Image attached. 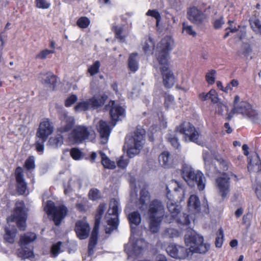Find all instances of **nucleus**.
I'll use <instances>...</instances> for the list:
<instances>
[{
	"instance_id": "0e129e2a",
	"label": "nucleus",
	"mask_w": 261,
	"mask_h": 261,
	"mask_svg": "<svg viewBox=\"0 0 261 261\" xmlns=\"http://www.w3.org/2000/svg\"><path fill=\"white\" fill-rule=\"evenodd\" d=\"M218 108L220 109V110H218L219 111V113L220 114H222V113L224 111H228V107L225 105V104L224 103H220L219 102L218 104Z\"/></svg>"
},
{
	"instance_id": "6ab92c4d",
	"label": "nucleus",
	"mask_w": 261,
	"mask_h": 261,
	"mask_svg": "<svg viewBox=\"0 0 261 261\" xmlns=\"http://www.w3.org/2000/svg\"><path fill=\"white\" fill-rule=\"evenodd\" d=\"M90 230L89 225L85 220H80L76 222L75 231L80 239H86L89 236Z\"/></svg>"
},
{
	"instance_id": "4be33fe9",
	"label": "nucleus",
	"mask_w": 261,
	"mask_h": 261,
	"mask_svg": "<svg viewBox=\"0 0 261 261\" xmlns=\"http://www.w3.org/2000/svg\"><path fill=\"white\" fill-rule=\"evenodd\" d=\"M97 130L100 134L101 143L103 144H106L108 141L111 132L109 126L106 122L100 120L99 121L97 126Z\"/></svg>"
},
{
	"instance_id": "f8f14e48",
	"label": "nucleus",
	"mask_w": 261,
	"mask_h": 261,
	"mask_svg": "<svg viewBox=\"0 0 261 261\" xmlns=\"http://www.w3.org/2000/svg\"><path fill=\"white\" fill-rule=\"evenodd\" d=\"M176 131L184 135L183 139L185 141L197 142L199 133L190 122H184L176 127Z\"/></svg>"
},
{
	"instance_id": "774afa93",
	"label": "nucleus",
	"mask_w": 261,
	"mask_h": 261,
	"mask_svg": "<svg viewBox=\"0 0 261 261\" xmlns=\"http://www.w3.org/2000/svg\"><path fill=\"white\" fill-rule=\"evenodd\" d=\"M156 261H167V260L164 255L160 254L157 256Z\"/></svg>"
},
{
	"instance_id": "b1692460",
	"label": "nucleus",
	"mask_w": 261,
	"mask_h": 261,
	"mask_svg": "<svg viewBox=\"0 0 261 261\" xmlns=\"http://www.w3.org/2000/svg\"><path fill=\"white\" fill-rule=\"evenodd\" d=\"M188 207L190 211L195 213H199L201 209V203L199 197L195 194L191 195L188 202Z\"/></svg>"
},
{
	"instance_id": "864d4df0",
	"label": "nucleus",
	"mask_w": 261,
	"mask_h": 261,
	"mask_svg": "<svg viewBox=\"0 0 261 261\" xmlns=\"http://www.w3.org/2000/svg\"><path fill=\"white\" fill-rule=\"evenodd\" d=\"M113 30L115 32L116 37L121 41H123L124 39V37L121 35L122 32V28L121 27L114 26Z\"/></svg>"
},
{
	"instance_id": "338daca9",
	"label": "nucleus",
	"mask_w": 261,
	"mask_h": 261,
	"mask_svg": "<svg viewBox=\"0 0 261 261\" xmlns=\"http://www.w3.org/2000/svg\"><path fill=\"white\" fill-rule=\"evenodd\" d=\"M229 84L232 88L237 87L239 85V82L238 80L233 79L229 83Z\"/></svg>"
},
{
	"instance_id": "13d9d810",
	"label": "nucleus",
	"mask_w": 261,
	"mask_h": 261,
	"mask_svg": "<svg viewBox=\"0 0 261 261\" xmlns=\"http://www.w3.org/2000/svg\"><path fill=\"white\" fill-rule=\"evenodd\" d=\"M37 141L35 143L36 149L38 152L43 153L44 149V143L45 141L40 140L39 139H37Z\"/></svg>"
},
{
	"instance_id": "4468645a",
	"label": "nucleus",
	"mask_w": 261,
	"mask_h": 261,
	"mask_svg": "<svg viewBox=\"0 0 261 261\" xmlns=\"http://www.w3.org/2000/svg\"><path fill=\"white\" fill-rule=\"evenodd\" d=\"M167 207L170 213V216H166V221L168 223H171L172 221L175 220L178 223H181L184 225H188L190 221L188 219V216L182 220L179 217L180 215V207L176 204L168 202Z\"/></svg>"
},
{
	"instance_id": "423d86ee",
	"label": "nucleus",
	"mask_w": 261,
	"mask_h": 261,
	"mask_svg": "<svg viewBox=\"0 0 261 261\" xmlns=\"http://www.w3.org/2000/svg\"><path fill=\"white\" fill-rule=\"evenodd\" d=\"M235 113L242 114L253 122H257L260 118L258 112L253 109L251 105L246 101H242L238 105L233 106V108L228 114L227 119L230 120Z\"/></svg>"
},
{
	"instance_id": "c85d7f7f",
	"label": "nucleus",
	"mask_w": 261,
	"mask_h": 261,
	"mask_svg": "<svg viewBox=\"0 0 261 261\" xmlns=\"http://www.w3.org/2000/svg\"><path fill=\"white\" fill-rule=\"evenodd\" d=\"M37 239V235L33 232H27L21 236L19 241L20 247H24L33 242Z\"/></svg>"
},
{
	"instance_id": "c756f323",
	"label": "nucleus",
	"mask_w": 261,
	"mask_h": 261,
	"mask_svg": "<svg viewBox=\"0 0 261 261\" xmlns=\"http://www.w3.org/2000/svg\"><path fill=\"white\" fill-rule=\"evenodd\" d=\"M139 57L137 53L131 54L128 60V66L129 70L133 72H135L139 69Z\"/></svg>"
},
{
	"instance_id": "f3484780",
	"label": "nucleus",
	"mask_w": 261,
	"mask_h": 261,
	"mask_svg": "<svg viewBox=\"0 0 261 261\" xmlns=\"http://www.w3.org/2000/svg\"><path fill=\"white\" fill-rule=\"evenodd\" d=\"M60 119L61 121V124L58 128V132L61 133L69 131L75 123L74 117L69 115L68 112L66 111H63L61 112Z\"/></svg>"
},
{
	"instance_id": "58836bf2",
	"label": "nucleus",
	"mask_w": 261,
	"mask_h": 261,
	"mask_svg": "<svg viewBox=\"0 0 261 261\" xmlns=\"http://www.w3.org/2000/svg\"><path fill=\"white\" fill-rule=\"evenodd\" d=\"M178 231L172 228H168L164 230L163 236L165 238H173L178 236Z\"/></svg>"
},
{
	"instance_id": "a19ab883",
	"label": "nucleus",
	"mask_w": 261,
	"mask_h": 261,
	"mask_svg": "<svg viewBox=\"0 0 261 261\" xmlns=\"http://www.w3.org/2000/svg\"><path fill=\"white\" fill-rule=\"evenodd\" d=\"M62 244V242L59 241L52 245L51 247L50 253L53 257L57 256L59 254L62 252L61 250V246Z\"/></svg>"
},
{
	"instance_id": "a18cd8bd",
	"label": "nucleus",
	"mask_w": 261,
	"mask_h": 261,
	"mask_svg": "<svg viewBox=\"0 0 261 261\" xmlns=\"http://www.w3.org/2000/svg\"><path fill=\"white\" fill-rule=\"evenodd\" d=\"M216 71L215 70H211L210 71L207 72L205 75V79L207 82L210 84L213 85L215 81V74Z\"/></svg>"
},
{
	"instance_id": "c9c22d12",
	"label": "nucleus",
	"mask_w": 261,
	"mask_h": 261,
	"mask_svg": "<svg viewBox=\"0 0 261 261\" xmlns=\"http://www.w3.org/2000/svg\"><path fill=\"white\" fill-rule=\"evenodd\" d=\"M33 255L32 249L27 247V246L24 247H21V248L18 250V256L22 258H29Z\"/></svg>"
},
{
	"instance_id": "20e7f679",
	"label": "nucleus",
	"mask_w": 261,
	"mask_h": 261,
	"mask_svg": "<svg viewBox=\"0 0 261 261\" xmlns=\"http://www.w3.org/2000/svg\"><path fill=\"white\" fill-rule=\"evenodd\" d=\"M165 216V206L163 202L158 199L151 201L148 206V216L149 228L153 233L157 232Z\"/></svg>"
},
{
	"instance_id": "0eeeda50",
	"label": "nucleus",
	"mask_w": 261,
	"mask_h": 261,
	"mask_svg": "<svg viewBox=\"0 0 261 261\" xmlns=\"http://www.w3.org/2000/svg\"><path fill=\"white\" fill-rule=\"evenodd\" d=\"M94 131L91 127L77 125L69 134L68 139L72 144H80L90 138H94Z\"/></svg>"
},
{
	"instance_id": "1a4fd4ad",
	"label": "nucleus",
	"mask_w": 261,
	"mask_h": 261,
	"mask_svg": "<svg viewBox=\"0 0 261 261\" xmlns=\"http://www.w3.org/2000/svg\"><path fill=\"white\" fill-rule=\"evenodd\" d=\"M106 208L105 203H100L97 208V213L95 217V225L92 230L88 245L89 255H92L94 253V248L97 243L99 226L100 223L101 217Z\"/></svg>"
},
{
	"instance_id": "79ce46f5",
	"label": "nucleus",
	"mask_w": 261,
	"mask_h": 261,
	"mask_svg": "<svg viewBox=\"0 0 261 261\" xmlns=\"http://www.w3.org/2000/svg\"><path fill=\"white\" fill-rule=\"evenodd\" d=\"M90 21L86 17H81L77 21V25L82 29L87 28L90 24Z\"/></svg>"
},
{
	"instance_id": "72a5a7b5",
	"label": "nucleus",
	"mask_w": 261,
	"mask_h": 261,
	"mask_svg": "<svg viewBox=\"0 0 261 261\" xmlns=\"http://www.w3.org/2000/svg\"><path fill=\"white\" fill-rule=\"evenodd\" d=\"M161 165L165 167H168L171 164L170 155L169 152L164 151L159 158Z\"/></svg>"
},
{
	"instance_id": "a878e982",
	"label": "nucleus",
	"mask_w": 261,
	"mask_h": 261,
	"mask_svg": "<svg viewBox=\"0 0 261 261\" xmlns=\"http://www.w3.org/2000/svg\"><path fill=\"white\" fill-rule=\"evenodd\" d=\"M127 218L130 225L132 233L134 234L136 230V227L141 222V215L139 212H134L129 214Z\"/></svg>"
},
{
	"instance_id": "4d7b16f0",
	"label": "nucleus",
	"mask_w": 261,
	"mask_h": 261,
	"mask_svg": "<svg viewBox=\"0 0 261 261\" xmlns=\"http://www.w3.org/2000/svg\"><path fill=\"white\" fill-rule=\"evenodd\" d=\"M174 97L169 95H167L165 96V106L166 108L168 109L170 108L174 103Z\"/></svg>"
},
{
	"instance_id": "a211bd4d",
	"label": "nucleus",
	"mask_w": 261,
	"mask_h": 261,
	"mask_svg": "<svg viewBox=\"0 0 261 261\" xmlns=\"http://www.w3.org/2000/svg\"><path fill=\"white\" fill-rule=\"evenodd\" d=\"M229 179L230 177L223 175V176L217 178L216 182L217 187L218 189L220 195L223 199H224L229 192Z\"/></svg>"
},
{
	"instance_id": "de8ad7c7",
	"label": "nucleus",
	"mask_w": 261,
	"mask_h": 261,
	"mask_svg": "<svg viewBox=\"0 0 261 261\" xmlns=\"http://www.w3.org/2000/svg\"><path fill=\"white\" fill-rule=\"evenodd\" d=\"M35 2L38 8L46 9L50 6V3L47 0H35Z\"/></svg>"
},
{
	"instance_id": "9b49d317",
	"label": "nucleus",
	"mask_w": 261,
	"mask_h": 261,
	"mask_svg": "<svg viewBox=\"0 0 261 261\" xmlns=\"http://www.w3.org/2000/svg\"><path fill=\"white\" fill-rule=\"evenodd\" d=\"M44 210L48 215L53 216V220L57 226L61 224L68 212L67 207L64 205L55 206L54 202L50 200L47 201Z\"/></svg>"
},
{
	"instance_id": "c03bdc74",
	"label": "nucleus",
	"mask_w": 261,
	"mask_h": 261,
	"mask_svg": "<svg viewBox=\"0 0 261 261\" xmlns=\"http://www.w3.org/2000/svg\"><path fill=\"white\" fill-rule=\"evenodd\" d=\"M224 234L222 228H220L217 234V236L216 238L215 245L218 248H220L223 242Z\"/></svg>"
},
{
	"instance_id": "f257e3e1",
	"label": "nucleus",
	"mask_w": 261,
	"mask_h": 261,
	"mask_svg": "<svg viewBox=\"0 0 261 261\" xmlns=\"http://www.w3.org/2000/svg\"><path fill=\"white\" fill-rule=\"evenodd\" d=\"M186 246L170 244L167 247V253L171 257L176 259L191 258L194 253L204 254L210 249V245L204 242L203 237L193 230L187 232L185 237Z\"/></svg>"
},
{
	"instance_id": "aec40b11",
	"label": "nucleus",
	"mask_w": 261,
	"mask_h": 261,
	"mask_svg": "<svg viewBox=\"0 0 261 261\" xmlns=\"http://www.w3.org/2000/svg\"><path fill=\"white\" fill-rule=\"evenodd\" d=\"M109 105L111 106L110 114L112 120L114 121V126L116 121L124 117L125 110L122 107L116 105L114 101H111Z\"/></svg>"
},
{
	"instance_id": "ea45409f",
	"label": "nucleus",
	"mask_w": 261,
	"mask_h": 261,
	"mask_svg": "<svg viewBox=\"0 0 261 261\" xmlns=\"http://www.w3.org/2000/svg\"><path fill=\"white\" fill-rule=\"evenodd\" d=\"M100 66V62L99 61H95L88 69V71L90 74V75L93 76L97 74L99 71Z\"/></svg>"
},
{
	"instance_id": "6e6552de",
	"label": "nucleus",
	"mask_w": 261,
	"mask_h": 261,
	"mask_svg": "<svg viewBox=\"0 0 261 261\" xmlns=\"http://www.w3.org/2000/svg\"><path fill=\"white\" fill-rule=\"evenodd\" d=\"M119 202L112 199L110 202L109 209L106 214L105 219L107 223L106 226V232L110 233L116 229L118 222Z\"/></svg>"
},
{
	"instance_id": "3c124183",
	"label": "nucleus",
	"mask_w": 261,
	"mask_h": 261,
	"mask_svg": "<svg viewBox=\"0 0 261 261\" xmlns=\"http://www.w3.org/2000/svg\"><path fill=\"white\" fill-rule=\"evenodd\" d=\"M89 197L93 200H96L100 197V193L96 189H91L89 193Z\"/></svg>"
},
{
	"instance_id": "4c0bfd02",
	"label": "nucleus",
	"mask_w": 261,
	"mask_h": 261,
	"mask_svg": "<svg viewBox=\"0 0 261 261\" xmlns=\"http://www.w3.org/2000/svg\"><path fill=\"white\" fill-rule=\"evenodd\" d=\"M251 28L256 34H261V21L257 18L250 19Z\"/></svg>"
},
{
	"instance_id": "37998d69",
	"label": "nucleus",
	"mask_w": 261,
	"mask_h": 261,
	"mask_svg": "<svg viewBox=\"0 0 261 261\" xmlns=\"http://www.w3.org/2000/svg\"><path fill=\"white\" fill-rule=\"evenodd\" d=\"M182 31L187 34L195 37L197 35L196 32L193 30L192 26L187 24L186 23H182Z\"/></svg>"
},
{
	"instance_id": "f03ea898",
	"label": "nucleus",
	"mask_w": 261,
	"mask_h": 261,
	"mask_svg": "<svg viewBox=\"0 0 261 261\" xmlns=\"http://www.w3.org/2000/svg\"><path fill=\"white\" fill-rule=\"evenodd\" d=\"M173 40L169 36H167L162 39L158 44L157 59L159 63L162 65L161 67L163 83L167 88H171L174 83V77L173 73L169 70L167 65L168 52L172 49Z\"/></svg>"
},
{
	"instance_id": "7c9ffc66",
	"label": "nucleus",
	"mask_w": 261,
	"mask_h": 261,
	"mask_svg": "<svg viewBox=\"0 0 261 261\" xmlns=\"http://www.w3.org/2000/svg\"><path fill=\"white\" fill-rule=\"evenodd\" d=\"M146 246V243L144 240L142 239H137L135 243L132 244V251H133L136 255H139L143 250L144 248Z\"/></svg>"
},
{
	"instance_id": "052dcab7",
	"label": "nucleus",
	"mask_w": 261,
	"mask_h": 261,
	"mask_svg": "<svg viewBox=\"0 0 261 261\" xmlns=\"http://www.w3.org/2000/svg\"><path fill=\"white\" fill-rule=\"evenodd\" d=\"M217 161L219 163L220 167L223 169V170L227 171L228 170L230 165L228 162L222 159L217 160Z\"/></svg>"
},
{
	"instance_id": "49530a36",
	"label": "nucleus",
	"mask_w": 261,
	"mask_h": 261,
	"mask_svg": "<svg viewBox=\"0 0 261 261\" xmlns=\"http://www.w3.org/2000/svg\"><path fill=\"white\" fill-rule=\"evenodd\" d=\"M154 44L152 40L149 38L145 41L144 44L143 45V48L145 52L147 53L149 51H151L153 48Z\"/></svg>"
},
{
	"instance_id": "680f3d73",
	"label": "nucleus",
	"mask_w": 261,
	"mask_h": 261,
	"mask_svg": "<svg viewBox=\"0 0 261 261\" xmlns=\"http://www.w3.org/2000/svg\"><path fill=\"white\" fill-rule=\"evenodd\" d=\"M146 15L154 17L155 19L161 18L160 13L156 9L149 10Z\"/></svg>"
},
{
	"instance_id": "2eb2a0df",
	"label": "nucleus",
	"mask_w": 261,
	"mask_h": 261,
	"mask_svg": "<svg viewBox=\"0 0 261 261\" xmlns=\"http://www.w3.org/2000/svg\"><path fill=\"white\" fill-rule=\"evenodd\" d=\"M54 132V126L51 123L46 119L42 121L36 132L37 139L46 141L49 136Z\"/></svg>"
},
{
	"instance_id": "8fccbe9b",
	"label": "nucleus",
	"mask_w": 261,
	"mask_h": 261,
	"mask_svg": "<svg viewBox=\"0 0 261 261\" xmlns=\"http://www.w3.org/2000/svg\"><path fill=\"white\" fill-rule=\"evenodd\" d=\"M128 160L124 156H121L117 161V166L121 168H125L128 165Z\"/></svg>"
},
{
	"instance_id": "2f4dec72",
	"label": "nucleus",
	"mask_w": 261,
	"mask_h": 261,
	"mask_svg": "<svg viewBox=\"0 0 261 261\" xmlns=\"http://www.w3.org/2000/svg\"><path fill=\"white\" fill-rule=\"evenodd\" d=\"M63 144V136L58 134L49 138L47 144L53 148H58Z\"/></svg>"
},
{
	"instance_id": "bb28decb",
	"label": "nucleus",
	"mask_w": 261,
	"mask_h": 261,
	"mask_svg": "<svg viewBox=\"0 0 261 261\" xmlns=\"http://www.w3.org/2000/svg\"><path fill=\"white\" fill-rule=\"evenodd\" d=\"M248 169L250 172H258L261 170V162L258 155L255 153L252 159H250Z\"/></svg>"
},
{
	"instance_id": "ddd939ff",
	"label": "nucleus",
	"mask_w": 261,
	"mask_h": 261,
	"mask_svg": "<svg viewBox=\"0 0 261 261\" xmlns=\"http://www.w3.org/2000/svg\"><path fill=\"white\" fill-rule=\"evenodd\" d=\"M104 101L102 98L93 96L90 98L80 101L74 107L76 112L86 111L91 109H96L102 106Z\"/></svg>"
},
{
	"instance_id": "69168bd1",
	"label": "nucleus",
	"mask_w": 261,
	"mask_h": 261,
	"mask_svg": "<svg viewBox=\"0 0 261 261\" xmlns=\"http://www.w3.org/2000/svg\"><path fill=\"white\" fill-rule=\"evenodd\" d=\"M199 97L202 100H206L208 99H210V95L209 92L205 94L204 93H202L199 95Z\"/></svg>"
},
{
	"instance_id": "412c9836",
	"label": "nucleus",
	"mask_w": 261,
	"mask_h": 261,
	"mask_svg": "<svg viewBox=\"0 0 261 261\" xmlns=\"http://www.w3.org/2000/svg\"><path fill=\"white\" fill-rule=\"evenodd\" d=\"M15 177L17 184L18 193L22 195L27 190V184L23 177V171L21 167H18L15 170Z\"/></svg>"
},
{
	"instance_id": "9d476101",
	"label": "nucleus",
	"mask_w": 261,
	"mask_h": 261,
	"mask_svg": "<svg viewBox=\"0 0 261 261\" xmlns=\"http://www.w3.org/2000/svg\"><path fill=\"white\" fill-rule=\"evenodd\" d=\"M27 218V211L25 205L22 201L17 202L15 204L14 212L10 218H7V221H15L20 230H24L26 228V220Z\"/></svg>"
},
{
	"instance_id": "09e8293b",
	"label": "nucleus",
	"mask_w": 261,
	"mask_h": 261,
	"mask_svg": "<svg viewBox=\"0 0 261 261\" xmlns=\"http://www.w3.org/2000/svg\"><path fill=\"white\" fill-rule=\"evenodd\" d=\"M82 154V152L76 148H73L70 151V155L75 160H80L81 158Z\"/></svg>"
},
{
	"instance_id": "39448f33",
	"label": "nucleus",
	"mask_w": 261,
	"mask_h": 261,
	"mask_svg": "<svg viewBox=\"0 0 261 261\" xmlns=\"http://www.w3.org/2000/svg\"><path fill=\"white\" fill-rule=\"evenodd\" d=\"M181 175L189 186L192 187L197 185L199 190L204 189L206 179L200 171L195 170L190 166L185 164L182 168Z\"/></svg>"
},
{
	"instance_id": "bf43d9fd",
	"label": "nucleus",
	"mask_w": 261,
	"mask_h": 261,
	"mask_svg": "<svg viewBox=\"0 0 261 261\" xmlns=\"http://www.w3.org/2000/svg\"><path fill=\"white\" fill-rule=\"evenodd\" d=\"M77 100V97L75 95H71L65 100V105L66 107H70Z\"/></svg>"
},
{
	"instance_id": "473e14b6",
	"label": "nucleus",
	"mask_w": 261,
	"mask_h": 261,
	"mask_svg": "<svg viewBox=\"0 0 261 261\" xmlns=\"http://www.w3.org/2000/svg\"><path fill=\"white\" fill-rule=\"evenodd\" d=\"M252 48L248 43L243 44L238 51V55L241 57H247L251 55Z\"/></svg>"
},
{
	"instance_id": "5fc2aeb1",
	"label": "nucleus",
	"mask_w": 261,
	"mask_h": 261,
	"mask_svg": "<svg viewBox=\"0 0 261 261\" xmlns=\"http://www.w3.org/2000/svg\"><path fill=\"white\" fill-rule=\"evenodd\" d=\"M210 99L213 103H219V98H218V94L215 90L212 89L209 91Z\"/></svg>"
},
{
	"instance_id": "e433bc0d",
	"label": "nucleus",
	"mask_w": 261,
	"mask_h": 261,
	"mask_svg": "<svg viewBox=\"0 0 261 261\" xmlns=\"http://www.w3.org/2000/svg\"><path fill=\"white\" fill-rule=\"evenodd\" d=\"M100 155L101 163L105 168L113 169L116 167L115 162L111 161L105 153L100 152Z\"/></svg>"
},
{
	"instance_id": "dca6fc26",
	"label": "nucleus",
	"mask_w": 261,
	"mask_h": 261,
	"mask_svg": "<svg viewBox=\"0 0 261 261\" xmlns=\"http://www.w3.org/2000/svg\"><path fill=\"white\" fill-rule=\"evenodd\" d=\"M187 17L191 22L197 25L204 23L207 18L205 14L195 7L188 10Z\"/></svg>"
},
{
	"instance_id": "cd10ccee",
	"label": "nucleus",
	"mask_w": 261,
	"mask_h": 261,
	"mask_svg": "<svg viewBox=\"0 0 261 261\" xmlns=\"http://www.w3.org/2000/svg\"><path fill=\"white\" fill-rule=\"evenodd\" d=\"M5 233L4 234V239L7 243L13 244L15 241L17 229L15 227H6L5 228Z\"/></svg>"
},
{
	"instance_id": "f704fd0d",
	"label": "nucleus",
	"mask_w": 261,
	"mask_h": 261,
	"mask_svg": "<svg viewBox=\"0 0 261 261\" xmlns=\"http://www.w3.org/2000/svg\"><path fill=\"white\" fill-rule=\"evenodd\" d=\"M166 139L175 148L178 149L180 146V144L175 132L170 131L166 135Z\"/></svg>"
},
{
	"instance_id": "e2e57ef3",
	"label": "nucleus",
	"mask_w": 261,
	"mask_h": 261,
	"mask_svg": "<svg viewBox=\"0 0 261 261\" xmlns=\"http://www.w3.org/2000/svg\"><path fill=\"white\" fill-rule=\"evenodd\" d=\"M224 23L223 17H221L219 19H216L214 23V28L216 29H220L222 25Z\"/></svg>"
},
{
	"instance_id": "7ed1b4c3",
	"label": "nucleus",
	"mask_w": 261,
	"mask_h": 261,
	"mask_svg": "<svg viewBox=\"0 0 261 261\" xmlns=\"http://www.w3.org/2000/svg\"><path fill=\"white\" fill-rule=\"evenodd\" d=\"M145 132L143 129L137 128L126 136L123 148L126 150L129 158H134L140 153L145 144Z\"/></svg>"
},
{
	"instance_id": "393cba45",
	"label": "nucleus",
	"mask_w": 261,
	"mask_h": 261,
	"mask_svg": "<svg viewBox=\"0 0 261 261\" xmlns=\"http://www.w3.org/2000/svg\"><path fill=\"white\" fill-rule=\"evenodd\" d=\"M150 199V196L148 191L145 189H142L140 192V198L137 204L138 208L141 211L145 210Z\"/></svg>"
},
{
	"instance_id": "603ef678",
	"label": "nucleus",
	"mask_w": 261,
	"mask_h": 261,
	"mask_svg": "<svg viewBox=\"0 0 261 261\" xmlns=\"http://www.w3.org/2000/svg\"><path fill=\"white\" fill-rule=\"evenodd\" d=\"M35 161L33 156L29 157L25 162V167L28 170H32L35 168Z\"/></svg>"
},
{
	"instance_id": "5701e85b",
	"label": "nucleus",
	"mask_w": 261,
	"mask_h": 261,
	"mask_svg": "<svg viewBox=\"0 0 261 261\" xmlns=\"http://www.w3.org/2000/svg\"><path fill=\"white\" fill-rule=\"evenodd\" d=\"M41 83L49 90H54L56 86V77L51 72L41 73Z\"/></svg>"
},
{
	"instance_id": "6e6d98bb",
	"label": "nucleus",
	"mask_w": 261,
	"mask_h": 261,
	"mask_svg": "<svg viewBox=\"0 0 261 261\" xmlns=\"http://www.w3.org/2000/svg\"><path fill=\"white\" fill-rule=\"evenodd\" d=\"M54 53V50H48V49H44L41 51L39 54H38L36 56V58L40 59H44L47 56L50 54Z\"/></svg>"
}]
</instances>
